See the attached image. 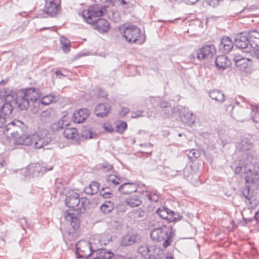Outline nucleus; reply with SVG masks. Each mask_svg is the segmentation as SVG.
<instances>
[{
  "label": "nucleus",
  "mask_w": 259,
  "mask_h": 259,
  "mask_svg": "<svg viewBox=\"0 0 259 259\" xmlns=\"http://www.w3.org/2000/svg\"><path fill=\"white\" fill-rule=\"evenodd\" d=\"M259 169V158L247 154L239 160L237 166L235 167L236 174L243 173L242 176L244 178L245 186L242 190V194L246 199V202L252 203L253 198L250 187L253 185H259V174L257 170Z\"/></svg>",
  "instance_id": "f257e3e1"
},
{
  "label": "nucleus",
  "mask_w": 259,
  "mask_h": 259,
  "mask_svg": "<svg viewBox=\"0 0 259 259\" xmlns=\"http://www.w3.org/2000/svg\"><path fill=\"white\" fill-rule=\"evenodd\" d=\"M175 235V230L170 226L162 225L153 227L150 230V238L155 242L163 241V246L166 248L172 242V238Z\"/></svg>",
  "instance_id": "f03ea898"
},
{
  "label": "nucleus",
  "mask_w": 259,
  "mask_h": 259,
  "mask_svg": "<svg viewBox=\"0 0 259 259\" xmlns=\"http://www.w3.org/2000/svg\"><path fill=\"white\" fill-rule=\"evenodd\" d=\"M89 204L90 202L87 198H80L79 194L75 192L67 196L65 199L66 205L78 213H84Z\"/></svg>",
  "instance_id": "7ed1b4c3"
},
{
  "label": "nucleus",
  "mask_w": 259,
  "mask_h": 259,
  "mask_svg": "<svg viewBox=\"0 0 259 259\" xmlns=\"http://www.w3.org/2000/svg\"><path fill=\"white\" fill-rule=\"evenodd\" d=\"M121 33L125 40L130 44H142L144 40L141 39L142 33L136 25L124 24Z\"/></svg>",
  "instance_id": "20e7f679"
},
{
  "label": "nucleus",
  "mask_w": 259,
  "mask_h": 259,
  "mask_svg": "<svg viewBox=\"0 0 259 259\" xmlns=\"http://www.w3.org/2000/svg\"><path fill=\"white\" fill-rule=\"evenodd\" d=\"M52 141L51 135L46 129L40 130L32 135V145L35 149H40L48 145Z\"/></svg>",
  "instance_id": "39448f33"
},
{
  "label": "nucleus",
  "mask_w": 259,
  "mask_h": 259,
  "mask_svg": "<svg viewBox=\"0 0 259 259\" xmlns=\"http://www.w3.org/2000/svg\"><path fill=\"white\" fill-rule=\"evenodd\" d=\"M108 7V6L105 5L100 8L97 5L91 6L88 10L82 12V16L87 23L91 24L94 20V18L103 16Z\"/></svg>",
  "instance_id": "423d86ee"
},
{
  "label": "nucleus",
  "mask_w": 259,
  "mask_h": 259,
  "mask_svg": "<svg viewBox=\"0 0 259 259\" xmlns=\"http://www.w3.org/2000/svg\"><path fill=\"white\" fill-rule=\"evenodd\" d=\"M8 119H9L8 117L0 112V128L4 127V134L7 135L9 131L11 130L12 132L10 133L11 135L14 137L19 136L20 135L18 134V132L16 131L15 132L14 129L16 126L23 125V123L19 120H14L13 121L10 122L7 124H6Z\"/></svg>",
  "instance_id": "0eeeda50"
},
{
  "label": "nucleus",
  "mask_w": 259,
  "mask_h": 259,
  "mask_svg": "<svg viewBox=\"0 0 259 259\" xmlns=\"http://www.w3.org/2000/svg\"><path fill=\"white\" fill-rule=\"evenodd\" d=\"M95 251L96 250L93 249L90 242H83L82 244L80 242L76 244L75 255L77 259H88Z\"/></svg>",
  "instance_id": "6e6552de"
},
{
  "label": "nucleus",
  "mask_w": 259,
  "mask_h": 259,
  "mask_svg": "<svg viewBox=\"0 0 259 259\" xmlns=\"http://www.w3.org/2000/svg\"><path fill=\"white\" fill-rule=\"evenodd\" d=\"M43 11L47 17H55L61 10V0H45Z\"/></svg>",
  "instance_id": "1a4fd4ad"
},
{
  "label": "nucleus",
  "mask_w": 259,
  "mask_h": 259,
  "mask_svg": "<svg viewBox=\"0 0 259 259\" xmlns=\"http://www.w3.org/2000/svg\"><path fill=\"white\" fill-rule=\"evenodd\" d=\"M52 169V166L47 168L39 163H32L26 168L25 175L26 176H31L33 178L38 177L47 171L51 170Z\"/></svg>",
  "instance_id": "9d476101"
},
{
  "label": "nucleus",
  "mask_w": 259,
  "mask_h": 259,
  "mask_svg": "<svg viewBox=\"0 0 259 259\" xmlns=\"http://www.w3.org/2000/svg\"><path fill=\"white\" fill-rule=\"evenodd\" d=\"M156 213L161 219L167 221L169 223L176 222L182 218L180 213L164 206L159 208Z\"/></svg>",
  "instance_id": "9b49d317"
},
{
  "label": "nucleus",
  "mask_w": 259,
  "mask_h": 259,
  "mask_svg": "<svg viewBox=\"0 0 259 259\" xmlns=\"http://www.w3.org/2000/svg\"><path fill=\"white\" fill-rule=\"evenodd\" d=\"M215 53V48L213 45L203 46L197 51V58L199 60H203L210 58Z\"/></svg>",
  "instance_id": "f8f14e48"
},
{
  "label": "nucleus",
  "mask_w": 259,
  "mask_h": 259,
  "mask_svg": "<svg viewBox=\"0 0 259 259\" xmlns=\"http://www.w3.org/2000/svg\"><path fill=\"white\" fill-rule=\"evenodd\" d=\"M142 190L140 192L142 198L149 202H157L159 200V196L156 191H151L148 190V187L145 185H142Z\"/></svg>",
  "instance_id": "ddd939ff"
},
{
  "label": "nucleus",
  "mask_w": 259,
  "mask_h": 259,
  "mask_svg": "<svg viewBox=\"0 0 259 259\" xmlns=\"http://www.w3.org/2000/svg\"><path fill=\"white\" fill-rule=\"evenodd\" d=\"M180 117L182 122L189 125L193 124L196 120L195 115L185 107L180 109Z\"/></svg>",
  "instance_id": "4468645a"
},
{
  "label": "nucleus",
  "mask_w": 259,
  "mask_h": 259,
  "mask_svg": "<svg viewBox=\"0 0 259 259\" xmlns=\"http://www.w3.org/2000/svg\"><path fill=\"white\" fill-rule=\"evenodd\" d=\"M248 36L249 46L255 53H259V32L251 30L247 33Z\"/></svg>",
  "instance_id": "2eb2a0df"
},
{
  "label": "nucleus",
  "mask_w": 259,
  "mask_h": 259,
  "mask_svg": "<svg viewBox=\"0 0 259 259\" xmlns=\"http://www.w3.org/2000/svg\"><path fill=\"white\" fill-rule=\"evenodd\" d=\"M141 241V236L138 233H127L123 236L120 242L122 246H127L138 243Z\"/></svg>",
  "instance_id": "dca6fc26"
},
{
  "label": "nucleus",
  "mask_w": 259,
  "mask_h": 259,
  "mask_svg": "<svg viewBox=\"0 0 259 259\" xmlns=\"http://www.w3.org/2000/svg\"><path fill=\"white\" fill-rule=\"evenodd\" d=\"M91 24L93 25L95 29L101 33L107 32L110 29L109 22L103 18L94 20Z\"/></svg>",
  "instance_id": "f3484780"
},
{
  "label": "nucleus",
  "mask_w": 259,
  "mask_h": 259,
  "mask_svg": "<svg viewBox=\"0 0 259 259\" xmlns=\"http://www.w3.org/2000/svg\"><path fill=\"white\" fill-rule=\"evenodd\" d=\"M234 44L240 49L247 48L249 46V42L247 33L243 32L237 34L234 39Z\"/></svg>",
  "instance_id": "a211bd4d"
},
{
  "label": "nucleus",
  "mask_w": 259,
  "mask_h": 259,
  "mask_svg": "<svg viewBox=\"0 0 259 259\" xmlns=\"http://www.w3.org/2000/svg\"><path fill=\"white\" fill-rule=\"evenodd\" d=\"M90 113V111L87 108H81L75 111L73 115L74 122L77 123H82L88 117Z\"/></svg>",
  "instance_id": "6ab92c4d"
},
{
  "label": "nucleus",
  "mask_w": 259,
  "mask_h": 259,
  "mask_svg": "<svg viewBox=\"0 0 259 259\" xmlns=\"http://www.w3.org/2000/svg\"><path fill=\"white\" fill-rule=\"evenodd\" d=\"M233 47V42L229 36H224L221 39L219 49L223 53H229Z\"/></svg>",
  "instance_id": "aec40b11"
},
{
  "label": "nucleus",
  "mask_w": 259,
  "mask_h": 259,
  "mask_svg": "<svg viewBox=\"0 0 259 259\" xmlns=\"http://www.w3.org/2000/svg\"><path fill=\"white\" fill-rule=\"evenodd\" d=\"M14 102L15 105H17L21 110H26L30 104L29 101L22 91L18 94Z\"/></svg>",
  "instance_id": "412c9836"
},
{
  "label": "nucleus",
  "mask_w": 259,
  "mask_h": 259,
  "mask_svg": "<svg viewBox=\"0 0 259 259\" xmlns=\"http://www.w3.org/2000/svg\"><path fill=\"white\" fill-rule=\"evenodd\" d=\"M111 111V107L107 103H101L95 108V113L96 116L104 118L108 115Z\"/></svg>",
  "instance_id": "4be33fe9"
},
{
  "label": "nucleus",
  "mask_w": 259,
  "mask_h": 259,
  "mask_svg": "<svg viewBox=\"0 0 259 259\" xmlns=\"http://www.w3.org/2000/svg\"><path fill=\"white\" fill-rule=\"evenodd\" d=\"M231 64L230 60L224 55L218 56L215 60V64L218 70H224L229 67Z\"/></svg>",
  "instance_id": "5701e85b"
},
{
  "label": "nucleus",
  "mask_w": 259,
  "mask_h": 259,
  "mask_svg": "<svg viewBox=\"0 0 259 259\" xmlns=\"http://www.w3.org/2000/svg\"><path fill=\"white\" fill-rule=\"evenodd\" d=\"M26 98L29 102L38 101V99L40 97L39 90L33 88H30L25 90L22 91Z\"/></svg>",
  "instance_id": "b1692460"
},
{
  "label": "nucleus",
  "mask_w": 259,
  "mask_h": 259,
  "mask_svg": "<svg viewBox=\"0 0 259 259\" xmlns=\"http://www.w3.org/2000/svg\"><path fill=\"white\" fill-rule=\"evenodd\" d=\"M98 255L94 259H124L123 256L114 254L110 251H106L104 249H99Z\"/></svg>",
  "instance_id": "393cba45"
},
{
  "label": "nucleus",
  "mask_w": 259,
  "mask_h": 259,
  "mask_svg": "<svg viewBox=\"0 0 259 259\" xmlns=\"http://www.w3.org/2000/svg\"><path fill=\"white\" fill-rule=\"evenodd\" d=\"M137 184L135 183H124L119 186L118 190L122 194H128L137 190Z\"/></svg>",
  "instance_id": "a878e982"
},
{
  "label": "nucleus",
  "mask_w": 259,
  "mask_h": 259,
  "mask_svg": "<svg viewBox=\"0 0 259 259\" xmlns=\"http://www.w3.org/2000/svg\"><path fill=\"white\" fill-rule=\"evenodd\" d=\"M149 248L148 258L159 259L163 254V249L157 245L149 246Z\"/></svg>",
  "instance_id": "bb28decb"
},
{
  "label": "nucleus",
  "mask_w": 259,
  "mask_h": 259,
  "mask_svg": "<svg viewBox=\"0 0 259 259\" xmlns=\"http://www.w3.org/2000/svg\"><path fill=\"white\" fill-rule=\"evenodd\" d=\"M64 138L68 140H73L77 141L79 139V135L75 128L66 127L63 132Z\"/></svg>",
  "instance_id": "cd10ccee"
},
{
  "label": "nucleus",
  "mask_w": 259,
  "mask_h": 259,
  "mask_svg": "<svg viewBox=\"0 0 259 259\" xmlns=\"http://www.w3.org/2000/svg\"><path fill=\"white\" fill-rule=\"evenodd\" d=\"M232 59L235 62L236 66L240 69H245L248 67L249 60L246 58L238 55L234 56Z\"/></svg>",
  "instance_id": "c85d7f7f"
},
{
  "label": "nucleus",
  "mask_w": 259,
  "mask_h": 259,
  "mask_svg": "<svg viewBox=\"0 0 259 259\" xmlns=\"http://www.w3.org/2000/svg\"><path fill=\"white\" fill-rule=\"evenodd\" d=\"M236 147L239 151L243 152L251 149L252 144L248 139L244 138L237 144Z\"/></svg>",
  "instance_id": "c756f323"
},
{
  "label": "nucleus",
  "mask_w": 259,
  "mask_h": 259,
  "mask_svg": "<svg viewBox=\"0 0 259 259\" xmlns=\"http://www.w3.org/2000/svg\"><path fill=\"white\" fill-rule=\"evenodd\" d=\"M15 145L29 146L32 145V135H23L16 138L15 141Z\"/></svg>",
  "instance_id": "7c9ffc66"
},
{
  "label": "nucleus",
  "mask_w": 259,
  "mask_h": 259,
  "mask_svg": "<svg viewBox=\"0 0 259 259\" xmlns=\"http://www.w3.org/2000/svg\"><path fill=\"white\" fill-rule=\"evenodd\" d=\"M65 219L67 221L70 222V225L74 231L79 228L80 224L79 219L73 213H68L65 216Z\"/></svg>",
  "instance_id": "2f4dec72"
},
{
  "label": "nucleus",
  "mask_w": 259,
  "mask_h": 259,
  "mask_svg": "<svg viewBox=\"0 0 259 259\" xmlns=\"http://www.w3.org/2000/svg\"><path fill=\"white\" fill-rule=\"evenodd\" d=\"M100 184L97 182H92L88 187L84 189V192L87 194L94 195L98 193L99 190Z\"/></svg>",
  "instance_id": "473e14b6"
},
{
  "label": "nucleus",
  "mask_w": 259,
  "mask_h": 259,
  "mask_svg": "<svg viewBox=\"0 0 259 259\" xmlns=\"http://www.w3.org/2000/svg\"><path fill=\"white\" fill-rule=\"evenodd\" d=\"M209 97L217 102L222 103L225 100V95L220 90H212L209 93Z\"/></svg>",
  "instance_id": "72a5a7b5"
},
{
  "label": "nucleus",
  "mask_w": 259,
  "mask_h": 259,
  "mask_svg": "<svg viewBox=\"0 0 259 259\" xmlns=\"http://www.w3.org/2000/svg\"><path fill=\"white\" fill-rule=\"evenodd\" d=\"M125 201L129 206L134 207L140 205L142 202V200L139 196L134 194L128 197Z\"/></svg>",
  "instance_id": "f704fd0d"
},
{
  "label": "nucleus",
  "mask_w": 259,
  "mask_h": 259,
  "mask_svg": "<svg viewBox=\"0 0 259 259\" xmlns=\"http://www.w3.org/2000/svg\"><path fill=\"white\" fill-rule=\"evenodd\" d=\"M114 208V204L110 201H106L100 206L101 211L105 214L111 212Z\"/></svg>",
  "instance_id": "c9c22d12"
},
{
  "label": "nucleus",
  "mask_w": 259,
  "mask_h": 259,
  "mask_svg": "<svg viewBox=\"0 0 259 259\" xmlns=\"http://www.w3.org/2000/svg\"><path fill=\"white\" fill-rule=\"evenodd\" d=\"M13 107L10 103H5L0 108V112L9 118L13 109Z\"/></svg>",
  "instance_id": "e433bc0d"
},
{
  "label": "nucleus",
  "mask_w": 259,
  "mask_h": 259,
  "mask_svg": "<svg viewBox=\"0 0 259 259\" xmlns=\"http://www.w3.org/2000/svg\"><path fill=\"white\" fill-rule=\"evenodd\" d=\"M56 101V97L51 95H49L43 97L38 100V105H48L51 103Z\"/></svg>",
  "instance_id": "4c0bfd02"
},
{
  "label": "nucleus",
  "mask_w": 259,
  "mask_h": 259,
  "mask_svg": "<svg viewBox=\"0 0 259 259\" xmlns=\"http://www.w3.org/2000/svg\"><path fill=\"white\" fill-rule=\"evenodd\" d=\"M2 94H3L2 96H3V98L5 99V103H10L13 106L15 105L14 101H15L16 98L13 95L10 94L6 90H4L3 92H2Z\"/></svg>",
  "instance_id": "58836bf2"
},
{
  "label": "nucleus",
  "mask_w": 259,
  "mask_h": 259,
  "mask_svg": "<svg viewBox=\"0 0 259 259\" xmlns=\"http://www.w3.org/2000/svg\"><path fill=\"white\" fill-rule=\"evenodd\" d=\"M132 215L134 219L144 220L146 218V212L141 208H137L132 212Z\"/></svg>",
  "instance_id": "ea45409f"
},
{
  "label": "nucleus",
  "mask_w": 259,
  "mask_h": 259,
  "mask_svg": "<svg viewBox=\"0 0 259 259\" xmlns=\"http://www.w3.org/2000/svg\"><path fill=\"white\" fill-rule=\"evenodd\" d=\"M60 42L62 45V50L65 53H67L70 51V40L67 38L61 36L60 39Z\"/></svg>",
  "instance_id": "a19ab883"
},
{
  "label": "nucleus",
  "mask_w": 259,
  "mask_h": 259,
  "mask_svg": "<svg viewBox=\"0 0 259 259\" xmlns=\"http://www.w3.org/2000/svg\"><path fill=\"white\" fill-rule=\"evenodd\" d=\"M81 136L84 139H89L95 138L97 135L91 130H88L87 128H83L81 132Z\"/></svg>",
  "instance_id": "79ce46f5"
},
{
  "label": "nucleus",
  "mask_w": 259,
  "mask_h": 259,
  "mask_svg": "<svg viewBox=\"0 0 259 259\" xmlns=\"http://www.w3.org/2000/svg\"><path fill=\"white\" fill-rule=\"evenodd\" d=\"M107 181L113 186H116L120 183V179L116 175H111L107 176Z\"/></svg>",
  "instance_id": "37998d69"
},
{
  "label": "nucleus",
  "mask_w": 259,
  "mask_h": 259,
  "mask_svg": "<svg viewBox=\"0 0 259 259\" xmlns=\"http://www.w3.org/2000/svg\"><path fill=\"white\" fill-rule=\"evenodd\" d=\"M127 123L124 121H120L118 124L116 125L115 130L116 132L119 134H123L125 131L127 129Z\"/></svg>",
  "instance_id": "c03bdc74"
},
{
  "label": "nucleus",
  "mask_w": 259,
  "mask_h": 259,
  "mask_svg": "<svg viewBox=\"0 0 259 259\" xmlns=\"http://www.w3.org/2000/svg\"><path fill=\"white\" fill-rule=\"evenodd\" d=\"M149 249V246L147 244H145L139 247L138 252L144 257L148 258Z\"/></svg>",
  "instance_id": "a18cd8bd"
},
{
  "label": "nucleus",
  "mask_w": 259,
  "mask_h": 259,
  "mask_svg": "<svg viewBox=\"0 0 259 259\" xmlns=\"http://www.w3.org/2000/svg\"><path fill=\"white\" fill-rule=\"evenodd\" d=\"M64 127V121L59 120L56 122L53 123L51 125V128L53 131L62 130Z\"/></svg>",
  "instance_id": "49530a36"
},
{
  "label": "nucleus",
  "mask_w": 259,
  "mask_h": 259,
  "mask_svg": "<svg viewBox=\"0 0 259 259\" xmlns=\"http://www.w3.org/2000/svg\"><path fill=\"white\" fill-rule=\"evenodd\" d=\"M251 118L254 122L259 123V107L256 106L252 109Z\"/></svg>",
  "instance_id": "de8ad7c7"
},
{
  "label": "nucleus",
  "mask_w": 259,
  "mask_h": 259,
  "mask_svg": "<svg viewBox=\"0 0 259 259\" xmlns=\"http://www.w3.org/2000/svg\"><path fill=\"white\" fill-rule=\"evenodd\" d=\"M199 156L200 154L199 151L197 150L194 149L191 150L188 154V157L191 160L196 159L199 157Z\"/></svg>",
  "instance_id": "09e8293b"
},
{
  "label": "nucleus",
  "mask_w": 259,
  "mask_h": 259,
  "mask_svg": "<svg viewBox=\"0 0 259 259\" xmlns=\"http://www.w3.org/2000/svg\"><path fill=\"white\" fill-rule=\"evenodd\" d=\"M229 103H226L225 104V106L226 107V110L229 112H232L233 109L235 108V105H238L239 103L233 101V100L231 99V101H228Z\"/></svg>",
  "instance_id": "8fccbe9b"
},
{
  "label": "nucleus",
  "mask_w": 259,
  "mask_h": 259,
  "mask_svg": "<svg viewBox=\"0 0 259 259\" xmlns=\"http://www.w3.org/2000/svg\"><path fill=\"white\" fill-rule=\"evenodd\" d=\"M160 107L162 109H168V111L171 112L172 107L169 105V104L166 101H161L159 103V104Z\"/></svg>",
  "instance_id": "3c124183"
},
{
  "label": "nucleus",
  "mask_w": 259,
  "mask_h": 259,
  "mask_svg": "<svg viewBox=\"0 0 259 259\" xmlns=\"http://www.w3.org/2000/svg\"><path fill=\"white\" fill-rule=\"evenodd\" d=\"M107 187L102 188L101 190L100 191V194L103 197L107 198L111 197L112 195V193L109 191H105L106 189H108Z\"/></svg>",
  "instance_id": "603ef678"
},
{
  "label": "nucleus",
  "mask_w": 259,
  "mask_h": 259,
  "mask_svg": "<svg viewBox=\"0 0 259 259\" xmlns=\"http://www.w3.org/2000/svg\"><path fill=\"white\" fill-rule=\"evenodd\" d=\"M18 221L21 224V227L23 229H24L25 227H30V224L28 223L25 218H22Z\"/></svg>",
  "instance_id": "864d4df0"
},
{
  "label": "nucleus",
  "mask_w": 259,
  "mask_h": 259,
  "mask_svg": "<svg viewBox=\"0 0 259 259\" xmlns=\"http://www.w3.org/2000/svg\"><path fill=\"white\" fill-rule=\"evenodd\" d=\"M207 3L210 6L215 7L217 6L220 2L222 1L223 0H206Z\"/></svg>",
  "instance_id": "5fc2aeb1"
},
{
  "label": "nucleus",
  "mask_w": 259,
  "mask_h": 259,
  "mask_svg": "<svg viewBox=\"0 0 259 259\" xmlns=\"http://www.w3.org/2000/svg\"><path fill=\"white\" fill-rule=\"evenodd\" d=\"M143 113V111H142L141 110H137L135 111H133L132 112L131 116L132 118H138L139 117L142 116Z\"/></svg>",
  "instance_id": "6e6d98bb"
},
{
  "label": "nucleus",
  "mask_w": 259,
  "mask_h": 259,
  "mask_svg": "<svg viewBox=\"0 0 259 259\" xmlns=\"http://www.w3.org/2000/svg\"><path fill=\"white\" fill-rule=\"evenodd\" d=\"M129 111V109L127 107H123L119 112V115L121 117H124L128 113Z\"/></svg>",
  "instance_id": "4d7b16f0"
},
{
  "label": "nucleus",
  "mask_w": 259,
  "mask_h": 259,
  "mask_svg": "<svg viewBox=\"0 0 259 259\" xmlns=\"http://www.w3.org/2000/svg\"><path fill=\"white\" fill-rule=\"evenodd\" d=\"M103 128L106 131L109 133H111L114 131L112 126L109 124H104Z\"/></svg>",
  "instance_id": "13d9d810"
},
{
  "label": "nucleus",
  "mask_w": 259,
  "mask_h": 259,
  "mask_svg": "<svg viewBox=\"0 0 259 259\" xmlns=\"http://www.w3.org/2000/svg\"><path fill=\"white\" fill-rule=\"evenodd\" d=\"M102 168L103 171L108 172L113 169V166L111 164H105L103 165Z\"/></svg>",
  "instance_id": "bf43d9fd"
},
{
  "label": "nucleus",
  "mask_w": 259,
  "mask_h": 259,
  "mask_svg": "<svg viewBox=\"0 0 259 259\" xmlns=\"http://www.w3.org/2000/svg\"><path fill=\"white\" fill-rule=\"evenodd\" d=\"M169 174L171 177H176L178 175H182V172L181 170H171Z\"/></svg>",
  "instance_id": "052dcab7"
},
{
  "label": "nucleus",
  "mask_w": 259,
  "mask_h": 259,
  "mask_svg": "<svg viewBox=\"0 0 259 259\" xmlns=\"http://www.w3.org/2000/svg\"><path fill=\"white\" fill-rule=\"evenodd\" d=\"M98 95L99 97L106 98L108 95L104 91L100 89Z\"/></svg>",
  "instance_id": "680f3d73"
},
{
  "label": "nucleus",
  "mask_w": 259,
  "mask_h": 259,
  "mask_svg": "<svg viewBox=\"0 0 259 259\" xmlns=\"http://www.w3.org/2000/svg\"><path fill=\"white\" fill-rule=\"evenodd\" d=\"M162 111L166 115L165 117H168L172 113V110H171V112H169L168 111V109H162Z\"/></svg>",
  "instance_id": "e2e57ef3"
},
{
  "label": "nucleus",
  "mask_w": 259,
  "mask_h": 259,
  "mask_svg": "<svg viewBox=\"0 0 259 259\" xmlns=\"http://www.w3.org/2000/svg\"><path fill=\"white\" fill-rule=\"evenodd\" d=\"M185 3L188 5H193L196 3L198 0H184Z\"/></svg>",
  "instance_id": "0e129e2a"
},
{
  "label": "nucleus",
  "mask_w": 259,
  "mask_h": 259,
  "mask_svg": "<svg viewBox=\"0 0 259 259\" xmlns=\"http://www.w3.org/2000/svg\"><path fill=\"white\" fill-rule=\"evenodd\" d=\"M5 163V160L2 159V156L0 155V168L4 166Z\"/></svg>",
  "instance_id": "69168bd1"
},
{
  "label": "nucleus",
  "mask_w": 259,
  "mask_h": 259,
  "mask_svg": "<svg viewBox=\"0 0 259 259\" xmlns=\"http://www.w3.org/2000/svg\"><path fill=\"white\" fill-rule=\"evenodd\" d=\"M140 146H146V147L152 148L153 147V144L151 143L148 144H140Z\"/></svg>",
  "instance_id": "338daca9"
},
{
  "label": "nucleus",
  "mask_w": 259,
  "mask_h": 259,
  "mask_svg": "<svg viewBox=\"0 0 259 259\" xmlns=\"http://www.w3.org/2000/svg\"><path fill=\"white\" fill-rule=\"evenodd\" d=\"M255 219L257 221H259V209H258V211H257L256 213H255Z\"/></svg>",
  "instance_id": "774afa93"
}]
</instances>
